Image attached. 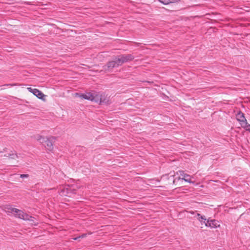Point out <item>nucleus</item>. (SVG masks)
<instances>
[{
  "label": "nucleus",
  "instance_id": "obj_9",
  "mask_svg": "<svg viewBox=\"0 0 250 250\" xmlns=\"http://www.w3.org/2000/svg\"><path fill=\"white\" fill-rule=\"evenodd\" d=\"M177 173H179V175L180 176H182L183 177V178H180V177H179L178 178V180L182 179V180H183L189 183H194L193 181H192L190 180V176L188 174L185 173L184 171H183V170H179Z\"/></svg>",
  "mask_w": 250,
  "mask_h": 250
},
{
  "label": "nucleus",
  "instance_id": "obj_10",
  "mask_svg": "<svg viewBox=\"0 0 250 250\" xmlns=\"http://www.w3.org/2000/svg\"><path fill=\"white\" fill-rule=\"evenodd\" d=\"M236 119L241 125V124H244L247 121L244 116V114L240 111L236 114Z\"/></svg>",
  "mask_w": 250,
  "mask_h": 250
},
{
  "label": "nucleus",
  "instance_id": "obj_11",
  "mask_svg": "<svg viewBox=\"0 0 250 250\" xmlns=\"http://www.w3.org/2000/svg\"><path fill=\"white\" fill-rule=\"evenodd\" d=\"M32 93L40 99H42L43 97L44 96L42 92L36 88H34Z\"/></svg>",
  "mask_w": 250,
  "mask_h": 250
},
{
  "label": "nucleus",
  "instance_id": "obj_3",
  "mask_svg": "<svg viewBox=\"0 0 250 250\" xmlns=\"http://www.w3.org/2000/svg\"><path fill=\"white\" fill-rule=\"evenodd\" d=\"M119 66H121L120 63L118 62L117 57L115 56L113 60L108 62L105 65H104L103 69L105 72H111L114 68Z\"/></svg>",
  "mask_w": 250,
  "mask_h": 250
},
{
  "label": "nucleus",
  "instance_id": "obj_22",
  "mask_svg": "<svg viewBox=\"0 0 250 250\" xmlns=\"http://www.w3.org/2000/svg\"><path fill=\"white\" fill-rule=\"evenodd\" d=\"M170 177H172V178H173V176L172 175H171V176L169 177V178H170Z\"/></svg>",
  "mask_w": 250,
  "mask_h": 250
},
{
  "label": "nucleus",
  "instance_id": "obj_5",
  "mask_svg": "<svg viewBox=\"0 0 250 250\" xmlns=\"http://www.w3.org/2000/svg\"><path fill=\"white\" fill-rule=\"evenodd\" d=\"M7 211L8 212L14 213V215L16 217H18L24 220H29V218L31 217V216H30L27 213H24L22 210L16 208H8Z\"/></svg>",
  "mask_w": 250,
  "mask_h": 250
},
{
  "label": "nucleus",
  "instance_id": "obj_6",
  "mask_svg": "<svg viewBox=\"0 0 250 250\" xmlns=\"http://www.w3.org/2000/svg\"><path fill=\"white\" fill-rule=\"evenodd\" d=\"M118 59V62L121 66L124 63L132 61L134 59L132 54H122L117 56Z\"/></svg>",
  "mask_w": 250,
  "mask_h": 250
},
{
  "label": "nucleus",
  "instance_id": "obj_19",
  "mask_svg": "<svg viewBox=\"0 0 250 250\" xmlns=\"http://www.w3.org/2000/svg\"><path fill=\"white\" fill-rule=\"evenodd\" d=\"M6 149H7V148H5L4 149H3V151H0V153H3L4 152H6Z\"/></svg>",
  "mask_w": 250,
  "mask_h": 250
},
{
  "label": "nucleus",
  "instance_id": "obj_8",
  "mask_svg": "<svg viewBox=\"0 0 250 250\" xmlns=\"http://www.w3.org/2000/svg\"><path fill=\"white\" fill-rule=\"evenodd\" d=\"M205 226L210 228H217L220 227V224L219 222L215 219H208L205 223Z\"/></svg>",
  "mask_w": 250,
  "mask_h": 250
},
{
  "label": "nucleus",
  "instance_id": "obj_16",
  "mask_svg": "<svg viewBox=\"0 0 250 250\" xmlns=\"http://www.w3.org/2000/svg\"><path fill=\"white\" fill-rule=\"evenodd\" d=\"M189 212L192 214H195L196 216H197L198 218H199L200 217V216H201V215L200 214H199V213H198L196 211H190Z\"/></svg>",
  "mask_w": 250,
  "mask_h": 250
},
{
  "label": "nucleus",
  "instance_id": "obj_18",
  "mask_svg": "<svg viewBox=\"0 0 250 250\" xmlns=\"http://www.w3.org/2000/svg\"><path fill=\"white\" fill-rule=\"evenodd\" d=\"M27 89L29 91H30L31 93H32L34 90V88H32L31 87H28Z\"/></svg>",
  "mask_w": 250,
  "mask_h": 250
},
{
  "label": "nucleus",
  "instance_id": "obj_15",
  "mask_svg": "<svg viewBox=\"0 0 250 250\" xmlns=\"http://www.w3.org/2000/svg\"><path fill=\"white\" fill-rule=\"evenodd\" d=\"M197 219L201 222H202V221H204L205 224L206 223V221L207 220V219L205 216L201 215L199 218H197Z\"/></svg>",
  "mask_w": 250,
  "mask_h": 250
},
{
  "label": "nucleus",
  "instance_id": "obj_2",
  "mask_svg": "<svg viewBox=\"0 0 250 250\" xmlns=\"http://www.w3.org/2000/svg\"><path fill=\"white\" fill-rule=\"evenodd\" d=\"M35 138L42 144L48 150L52 151L53 149V143L55 142V137L50 136L45 138L41 135H37L35 136Z\"/></svg>",
  "mask_w": 250,
  "mask_h": 250
},
{
  "label": "nucleus",
  "instance_id": "obj_21",
  "mask_svg": "<svg viewBox=\"0 0 250 250\" xmlns=\"http://www.w3.org/2000/svg\"><path fill=\"white\" fill-rule=\"evenodd\" d=\"M78 238H79V237H76V238H74V240H77Z\"/></svg>",
  "mask_w": 250,
  "mask_h": 250
},
{
  "label": "nucleus",
  "instance_id": "obj_1",
  "mask_svg": "<svg viewBox=\"0 0 250 250\" xmlns=\"http://www.w3.org/2000/svg\"><path fill=\"white\" fill-rule=\"evenodd\" d=\"M77 188H78V187L76 185L61 186L59 188V193L62 196L70 197L76 193V191Z\"/></svg>",
  "mask_w": 250,
  "mask_h": 250
},
{
  "label": "nucleus",
  "instance_id": "obj_20",
  "mask_svg": "<svg viewBox=\"0 0 250 250\" xmlns=\"http://www.w3.org/2000/svg\"><path fill=\"white\" fill-rule=\"evenodd\" d=\"M175 181H176V179H173V184H175Z\"/></svg>",
  "mask_w": 250,
  "mask_h": 250
},
{
  "label": "nucleus",
  "instance_id": "obj_17",
  "mask_svg": "<svg viewBox=\"0 0 250 250\" xmlns=\"http://www.w3.org/2000/svg\"><path fill=\"white\" fill-rule=\"evenodd\" d=\"M20 177L21 178H28V177H29V175L27 174H21L20 175Z\"/></svg>",
  "mask_w": 250,
  "mask_h": 250
},
{
  "label": "nucleus",
  "instance_id": "obj_7",
  "mask_svg": "<svg viewBox=\"0 0 250 250\" xmlns=\"http://www.w3.org/2000/svg\"><path fill=\"white\" fill-rule=\"evenodd\" d=\"M95 92H86L85 93H76L75 96L81 99L94 101Z\"/></svg>",
  "mask_w": 250,
  "mask_h": 250
},
{
  "label": "nucleus",
  "instance_id": "obj_12",
  "mask_svg": "<svg viewBox=\"0 0 250 250\" xmlns=\"http://www.w3.org/2000/svg\"><path fill=\"white\" fill-rule=\"evenodd\" d=\"M12 153H7L5 154L3 156L9 157L11 159H15L16 158H18V155L16 153H13L11 151ZM1 156H3V155L1 154L0 155Z\"/></svg>",
  "mask_w": 250,
  "mask_h": 250
},
{
  "label": "nucleus",
  "instance_id": "obj_14",
  "mask_svg": "<svg viewBox=\"0 0 250 250\" xmlns=\"http://www.w3.org/2000/svg\"><path fill=\"white\" fill-rule=\"evenodd\" d=\"M241 125L246 131L250 132V124H249L247 121L245 122L244 124H241Z\"/></svg>",
  "mask_w": 250,
  "mask_h": 250
},
{
  "label": "nucleus",
  "instance_id": "obj_4",
  "mask_svg": "<svg viewBox=\"0 0 250 250\" xmlns=\"http://www.w3.org/2000/svg\"><path fill=\"white\" fill-rule=\"evenodd\" d=\"M109 101V98L104 93L95 92L94 102L100 104H107Z\"/></svg>",
  "mask_w": 250,
  "mask_h": 250
},
{
  "label": "nucleus",
  "instance_id": "obj_13",
  "mask_svg": "<svg viewBox=\"0 0 250 250\" xmlns=\"http://www.w3.org/2000/svg\"><path fill=\"white\" fill-rule=\"evenodd\" d=\"M160 2L163 3L164 5H167L170 3L177 2L179 0H158Z\"/></svg>",
  "mask_w": 250,
  "mask_h": 250
}]
</instances>
